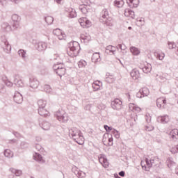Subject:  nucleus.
<instances>
[{
    "instance_id": "nucleus-1",
    "label": "nucleus",
    "mask_w": 178,
    "mask_h": 178,
    "mask_svg": "<svg viewBox=\"0 0 178 178\" xmlns=\"http://www.w3.org/2000/svg\"><path fill=\"white\" fill-rule=\"evenodd\" d=\"M80 43L76 41L70 42L69 43V49L67 51V54L71 58H74L80 54Z\"/></svg>"
},
{
    "instance_id": "nucleus-2",
    "label": "nucleus",
    "mask_w": 178,
    "mask_h": 178,
    "mask_svg": "<svg viewBox=\"0 0 178 178\" xmlns=\"http://www.w3.org/2000/svg\"><path fill=\"white\" fill-rule=\"evenodd\" d=\"M101 16V23L106 24V26L108 27H112V26H113V19L109 16V11H108L106 8L102 10Z\"/></svg>"
},
{
    "instance_id": "nucleus-3",
    "label": "nucleus",
    "mask_w": 178,
    "mask_h": 178,
    "mask_svg": "<svg viewBox=\"0 0 178 178\" xmlns=\"http://www.w3.org/2000/svg\"><path fill=\"white\" fill-rule=\"evenodd\" d=\"M38 113L40 116H44V118H47L48 115L49 114V112L46 110L45 106H47V102L43 99H40L38 101Z\"/></svg>"
},
{
    "instance_id": "nucleus-4",
    "label": "nucleus",
    "mask_w": 178,
    "mask_h": 178,
    "mask_svg": "<svg viewBox=\"0 0 178 178\" xmlns=\"http://www.w3.org/2000/svg\"><path fill=\"white\" fill-rule=\"evenodd\" d=\"M55 116L61 123H67V122H69V115L63 111H57Z\"/></svg>"
},
{
    "instance_id": "nucleus-5",
    "label": "nucleus",
    "mask_w": 178,
    "mask_h": 178,
    "mask_svg": "<svg viewBox=\"0 0 178 178\" xmlns=\"http://www.w3.org/2000/svg\"><path fill=\"white\" fill-rule=\"evenodd\" d=\"M70 136L74 138V140L76 138H80L82 141L84 140V137L83 136V133L76 127H73L69 130Z\"/></svg>"
},
{
    "instance_id": "nucleus-6",
    "label": "nucleus",
    "mask_w": 178,
    "mask_h": 178,
    "mask_svg": "<svg viewBox=\"0 0 178 178\" xmlns=\"http://www.w3.org/2000/svg\"><path fill=\"white\" fill-rule=\"evenodd\" d=\"M53 70L58 76H60V77L65 76V74L66 73V68H65L63 64H56L53 65Z\"/></svg>"
},
{
    "instance_id": "nucleus-7",
    "label": "nucleus",
    "mask_w": 178,
    "mask_h": 178,
    "mask_svg": "<svg viewBox=\"0 0 178 178\" xmlns=\"http://www.w3.org/2000/svg\"><path fill=\"white\" fill-rule=\"evenodd\" d=\"M12 20L13 22V29H19V27H20V20H22L20 16H19L17 14H14L12 15Z\"/></svg>"
},
{
    "instance_id": "nucleus-8",
    "label": "nucleus",
    "mask_w": 178,
    "mask_h": 178,
    "mask_svg": "<svg viewBox=\"0 0 178 178\" xmlns=\"http://www.w3.org/2000/svg\"><path fill=\"white\" fill-rule=\"evenodd\" d=\"M122 102L120 99H115L114 101L111 102V107L115 111H119L122 109Z\"/></svg>"
},
{
    "instance_id": "nucleus-9",
    "label": "nucleus",
    "mask_w": 178,
    "mask_h": 178,
    "mask_svg": "<svg viewBox=\"0 0 178 178\" xmlns=\"http://www.w3.org/2000/svg\"><path fill=\"white\" fill-rule=\"evenodd\" d=\"M1 46L4 52H6V54H10V51H12V46H10V44H9V42H8V40H4L3 41H2Z\"/></svg>"
},
{
    "instance_id": "nucleus-10",
    "label": "nucleus",
    "mask_w": 178,
    "mask_h": 178,
    "mask_svg": "<svg viewBox=\"0 0 178 178\" xmlns=\"http://www.w3.org/2000/svg\"><path fill=\"white\" fill-rule=\"evenodd\" d=\"M145 161L146 164H145L144 162L141 161V167L143 169V170H145L146 172H149V169L152 168L151 162L149 161V159H148L147 158H146Z\"/></svg>"
},
{
    "instance_id": "nucleus-11",
    "label": "nucleus",
    "mask_w": 178,
    "mask_h": 178,
    "mask_svg": "<svg viewBox=\"0 0 178 178\" xmlns=\"http://www.w3.org/2000/svg\"><path fill=\"white\" fill-rule=\"evenodd\" d=\"M35 48L39 51V52H42V51L47 49V45L46 42H39L35 44Z\"/></svg>"
},
{
    "instance_id": "nucleus-12",
    "label": "nucleus",
    "mask_w": 178,
    "mask_h": 178,
    "mask_svg": "<svg viewBox=\"0 0 178 178\" xmlns=\"http://www.w3.org/2000/svg\"><path fill=\"white\" fill-rule=\"evenodd\" d=\"M99 162L104 166V168H107L109 166V162H108V159L105 156V155L102 154L101 156L99 158Z\"/></svg>"
},
{
    "instance_id": "nucleus-13",
    "label": "nucleus",
    "mask_w": 178,
    "mask_h": 178,
    "mask_svg": "<svg viewBox=\"0 0 178 178\" xmlns=\"http://www.w3.org/2000/svg\"><path fill=\"white\" fill-rule=\"evenodd\" d=\"M30 87L31 88L35 89L38 88V86H40V81L37 78H30Z\"/></svg>"
},
{
    "instance_id": "nucleus-14",
    "label": "nucleus",
    "mask_w": 178,
    "mask_h": 178,
    "mask_svg": "<svg viewBox=\"0 0 178 178\" xmlns=\"http://www.w3.org/2000/svg\"><path fill=\"white\" fill-rule=\"evenodd\" d=\"M158 123H162L163 124H165V123L169 122V115H161L157 118Z\"/></svg>"
},
{
    "instance_id": "nucleus-15",
    "label": "nucleus",
    "mask_w": 178,
    "mask_h": 178,
    "mask_svg": "<svg viewBox=\"0 0 178 178\" xmlns=\"http://www.w3.org/2000/svg\"><path fill=\"white\" fill-rule=\"evenodd\" d=\"M13 99L16 104H22L23 102V95L19 92H16L13 97Z\"/></svg>"
},
{
    "instance_id": "nucleus-16",
    "label": "nucleus",
    "mask_w": 178,
    "mask_h": 178,
    "mask_svg": "<svg viewBox=\"0 0 178 178\" xmlns=\"http://www.w3.org/2000/svg\"><path fill=\"white\" fill-rule=\"evenodd\" d=\"M156 105L158 108H164L165 105H166V99L164 97H160L157 99Z\"/></svg>"
},
{
    "instance_id": "nucleus-17",
    "label": "nucleus",
    "mask_w": 178,
    "mask_h": 178,
    "mask_svg": "<svg viewBox=\"0 0 178 178\" xmlns=\"http://www.w3.org/2000/svg\"><path fill=\"white\" fill-rule=\"evenodd\" d=\"M116 51V47L112 46V45H108L106 47V54H108V55H115V52Z\"/></svg>"
},
{
    "instance_id": "nucleus-18",
    "label": "nucleus",
    "mask_w": 178,
    "mask_h": 178,
    "mask_svg": "<svg viewBox=\"0 0 178 178\" xmlns=\"http://www.w3.org/2000/svg\"><path fill=\"white\" fill-rule=\"evenodd\" d=\"M92 62H93V63H97V62H101V55L99 54V53L96 52L92 54Z\"/></svg>"
},
{
    "instance_id": "nucleus-19",
    "label": "nucleus",
    "mask_w": 178,
    "mask_h": 178,
    "mask_svg": "<svg viewBox=\"0 0 178 178\" xmlns=\"http://www.w3.org/2000/svg\"><path fill=\"white\" fill-rule=\"evenodd\" d=\"M130 74L132 79H134V80H137V79L140 77V71H138V70L137 69H134L131 72Z\"/></svg>"
},
{
    "instance_id": "nucleus-20",
    "label": "nucleus",
    "mask_w": 178,
    "mask_h": 178,
    "mask_svg": "<svg viewBox=\"0 0 178 178\" xmlns=\"http://www.w3.org/2000/svg\"><path fill=\"white\" fill-rule=\"evenodd\" d=\"M39 124L43 130H49L51 127V124H49V122L47 121H43L42 123H40Z\"/></svg>"
},
{
    "instance_id": "nucleus-21",
    "label": "nucleus",
    "mask_w": 178,
    "mask_h": 178,
    "mask_svg": "<svg viewBox=\"0 0 178 178\" xmlns=\"http://www.w3.org/2000/svg\"><path fill=\"white\" fill-rule=\"evenodd\" d=\"M170 137L172 138V140H177L178 139V129H175L172 130L170 132Z\"/></svg>"
},
{
    "instance_id": "nucleus-22",
    "label": "nucleus",
    "mask_w": 178,
    "mask_h": 178,
    "mask_svg": "<svg viewBox=\"0 0 178 178\" xmlns=\"http://www.w3.org/2000/svg\"><path fill=\"white\" fill-rule=\"evenodd\" d=\"M154 56H156V59H159V60H163L165 58V53L156 51L154 52Z\"/></svg>"
},
{
    "instance_id": "nucleus-23",
    "label": "nucleus",
    "mask_w": 178,
    "mask_h": 178,
    "mask_svg": "<svg viewBox=\"0 0 178 178\" xmlns=\"http://www.w3.org/2000/svg\"><path fill=\"white\" fill-rule=\"evenodd\" d=\"M127 3H128L129 8H137L138 6V1L134 3V0H127Z\"/></svg>"
},
{
    "instance_id": "nucleus-24",
    "label": "nucleus",
    "mask_w": 178,
    "mask_h": 178,
    "mask_svg": "<svg viewBox=\"0 0 178 178\" xmlns=\"http://www.w3.org/2000/svg\"><path fill=\"white\" fill-rule=\"evenodd\" d=\"M143 73H149L151 70H152V65L150 63H147L145 67L142 69Z\"/></svg>"
},
{
    "instance_id": "nucleus-25",
    "label": "nucleus",
    "mask_w": 178,
    "mask_h": 178,
    "mask_svg": "<svg viewBox=\"0 0 178 178\" xmlns=\"http://www.w3.org/2000/svg\"><path fill=\"white\" fill-rule=\"evenodd\" d=\"M2 80L4 83V84H6V86H7V87H12L13 86V83H12L10 81H9V79H8V77L4 76L2 77Z\"/></svg>"
},
{
    "instance_id": "nucleus-26",
    "label": "nucleus",
    "mask_w": 178,
    "mask_h": 178,
    "mask_svg": "<svg viewBox=\"0 0 178 178\" xmlns=\"http://www.w3.org/2000/svg\"><path fill=\"white\" fill-rule=\"evenodd\" d=\"M130 51L133 55H135L137 56V55H140V49L136 47H130Z\"/></svg>"
},
{
    "instance_id": "nucleus-27",
    "label": "nucleus",
    "mask_w": 178,
    "mask_h": 178,
    "mask_svg": "<svg viewBox=\"0 0 178 178\" xmlns=\"http://www.w3.org/2000/svg\"><path fill=\"white\" fill-rule=\"evenodd\" d=\"M114 5L117 8H122L123 5H124V1L123 0H115L114 1Z\"/></svg>"
},
{
    "instance_id": "nucleus-28",
    "label": "nucleus",
    "mask_w": 178,
    "mask_h": 178,
    "mask_svg": "<svg viewBox=\"0 0 178 178\" xmlns=\"http://www.w3.org/2000/svg\"><path fill=\"white\" fill-rule=\"evenodd\" d=\"M140 92L143 97H148V95H149V90L148 88H143L140 89Z\"/></svg>"
},
{
    "instance_id": "nucleus-29",
    "label": "nucleus",
    "mask_w": 178,
    "mask_h": 178,
    "mask_svg": "<svg viewBox=\"0 0 178 178\" xmlns=\"http://www.w3.org/2000/svg\"><path fill=\"white\" fill-rule=\"evenodd\" d=\"M1 29H3L4 31H10V29H12V27L7 22H4L1 25Z\"/></svg>"
},
{
    "instance_id": "nucleus-30",
    "label": "nucleus",
    "mask_w": 178,
    "mask_h": 178,
    "mask_svg": "<svg viewBox=\"0 0 178 178\" xmlns=\"http://www.w3.org/2000/svg\"><path fill=\"white\" fill-rule=\"evenodd\" d=\"M165 163H166L168 168H172L175 165L173 159L170 158V157L167 159Z\"/></svg>"
},
{
    "instance_id": "nucleus-31",
    "label": "nucleus",
    "mask_w": 178,
    "mask_h": 178,
    "mask_svg": "<svg viewBox=\"0 0 178 178\" xmlns=\"http://www.w3.org/2000/svg\"><path fill=\"white\" fill-rule=\"evenodd\" d=\"M4 156L6 158H13V152H12V151H10V149H6V150H4Z\"/></svg>"
},
{
    "instance_id": "nucleus-32",
    "label": "nucleus",
    "mask_w": 178,
    "mask_h": 178,
    "mask_svg": "<svg viewBox=\"0 0 178 178\" xmlns=\"http://www.w3.org/2000/svg\"><path fill=\"white\" fill-rule=\"evenodd\" d=\"M10 172H13L15 176H22V172L20 170H16L15 168L10 169Z\"/></svg>"
},
{
    "instance_id": "nucleus-33",
    "label": "nucleus",
    "mask_w": 178,
    "mask_h": 178,
    "mask_svg": "<svg viewBox=\"0 0 178 178\" xmlns=\"http://www.w3.org/2000/svg\"><path fill=\"white\" fill-rule=\"evenodd\" d=\"M79 10H81V12L83 13V15H86L88 13V10L87 9V6H84V5L79 6Z\"/></svg>"
},
{
    "instance_id": "nucleus-34",
    "label": "nucleus",
    "mask_w": 178,
    "mask_h": 178,
    "mask_svg": "<svg viewBox=\"0 0 178 178\" xmlns=\"http://www.w3.org/2000/svg\"><path fill=\"white\" fill-rule=\"evenodd\" d=\"M108 143H107V145L104 143V145H108L109 147L113 145V138L112 137V134L108 135Z\"/></svg>"
},
{
    "instance_id": "nucleus-35",
    "label": "nucleus",
    "mask_w": 178,
    "mask_h": 178,
    "mask_svg": "<svg viewBox=\"0 0 178 178\" xmlns=\"http://www.w3.org/2000/svg\"><path fill=\"white\" fill-rule=\"evenodd\" d=\"M124 15L127 17L131 16L133 17V16H134V11H133L130 9H125Z\"/></svg>"
},
{
    "instance_id": "nucleus-36",
    "label": "nucleus",
    "mask_w": 178,
    "mask_h": 178,
    "mask_svg": "<svg viewBox=\"0 0 178 178\" xmlns=\"http://www.w3.org/2000/svg\"><path fill=\"white\" fill-rule=\"evenodd\" d=\"M18 55H19L24 60H26V51L24 49H19L18 51Z\"/></svg>"
},
{
    "instance_id": "nucleus-37",
    "label": "nucleus",
    "mask_w": 178,
    "mask_h": 178,
    "mask_svg": "<svg viewBox=\"0 0 178 178\" xmlns=\"http://www.w3.org/2000/svg\"><path fill=\"white\" fill-rule=\"evenodd\" d=\"M44 20L48 24H52V23H54V17H52L51 16H47L44 17Z\"/></svg>"
},
{
    "instance_id": "nucleus-38",
    "label": "nucleus",
    "mask_w": 178,
    "mask_h": 178,
    "mask_svg": "<svg viewBox=\"0 0 178 178\" xmlns=\"http://www.w3.org/2000/svg\"><path fill=\"white\" fill-rule=\"evenodd\" d=\"M81 26H85V27L88 29V27H91V22H90V20L86 19L85 21H83V22L81 23Z\"/></svg>"
},
{
    "instance_id": "nucleus-39",
    "label": "nucleus",
    "mask_w": 178,
    "mask_h": 178,
    "mask_svg": "<svg viewBox=\"0 0 178 178\" xmlns=\"http://www.w3.org/2000/svg\"><path fill=\"white\" fill-rule=\"evenodd\" d=\"M78 66L79 67H86V66H87V62H86L84 60H81L78 63Z\"/></svg>"
},
{
    "instance_id": "nucleus-40",
    "label": "nucleus",
    "mask_w": 178,
    "mask_h": 178,
    "mask_svg": "<svg viewBox=\"0 0 178 178\" xmlns=\"http://www.w3.org/2000/svg\"><path fill=\"white\" fill-rule=\"evenodd\" d=\"M77 16V13H76V10L72 9L71 11L69 13V17L73 19V17H76Z\"/></svg>"
},
{
    "instance_id": "nucleus-41",
    "label": "nucleus",
    "mask_w": 178,
    "mask_h": 178,
    "mask_svg": "<svg viewBox=\"0 0 178 178\" xmlns=\"http://www.w3.org/2000/svg\"><path fill=\"white\" fill-rule=\"evenodd\" d=\"M44 90L45 92H47L48 94H49L50 92H52V88L49 85H44Z\"/></svg>"
},
{
    "instance_id": "nucleus-42",
    "label": "nucleus",
    "mask_w": 178,
    "mask_h": 178,
    "mask_svg": "<svg viewBox=\"0 0 178 178\" xmlns=\"http://www.w3.org/2000/svg\"><path fill=\"white\" fill-rule=\"evenodd\" d=\"M17 87H24V83H23V81L22 79H19L17 82L14 83Z\"/></svg>"
},
{
    "instance_id": "nucleus-43",
    "label": "nucleus",
    "mask_w": 178,
    "mask_h": 178,
    "mask_svg": "<svg viewBox=\"0 0 178 178\" xmlns=\"http://www.w3.org/2000/svg\"><path fill=\"white\" fill-rule=\"evenodd\" d=\"M58 40H66V34L65 33L61 32L57 35Z\"/></svg>"
},
{
    "instance_id": "nucleus-44",
    "label": "nucleus",
    "mask_w": 178,
    "mask_h": 178,
    "mask_svg": "<svg viewBox=\"0 0 178 178\" xmlns=\"http://www.w3.org/2000/svg\"><path fill=\"white\" fill-rule=\"evenodd\" d=\"M13 81H14V84L15 83H17V81H19V80H21L22 79L20 78V75L17 74H15L13 75Z\"/></svg>"
},
{
    "instance_id": "nucleus-45",
    "label": "nucleus",
    "mask_w": 178,
    "mask_h": 178,
    "mask_svg": "<svg viewBox=\"0 0 178 178\" xmlns=\"http://www.w3.org/2000/svg\"><path fill=\"white\" fill-rule=\"evenodd\" d=\"M92 88H93L94 91H98V90H99V88H101V86H99V84L97 83V82H95L92 84Z\"/></svg>"
},
{
    "instance_id": "nucleus-46",
    "label": "nucleus",
    "mask_w": 178,
    "mask_h": 178,
    "mask_svg": "<svg viewBox=\"0 0 178 178\" xmlns=\"http://www.w3.org/2000/svg\"><path fill=\"white\" fill-rule=\"evenodd\" d=\"M170 152H172V154H177V152H178V145H177L174 146L172 148H171Z\"/></svg>"
},
{
    "instance_id": "nucleus-47",
    "label": "nucleus",
    "mask_w": 178,
    "mask_h": 178,
    "mask_svg": "<svg viewBox=\"0 0 178 178\" xmlns=\"http://www.w3.org/2000/svg\"><path fill=\"white\" fill-rule=\"evenodd\" d=\"M28 147H29V143H28L24 142V141L21 143V148L22 149H26V148H27Z\"/></svg>"
},
{
    "instance_id": "nucleus-48",
    "label": "nucleus",
    "mask_w": 178,
    "mask_h": 178,
    "mask_svg": "<svg viewBox=\"0 0 178 178\" xmlns=\"http://www.w3.org/2000/svg\"><path fill=\"white\" fill-rule=\"evenodd\" d=\"M112 134H114L115 138H119L120 137V134H119L116 129H113Z\"/></svg>"
},
{
    "instance_id": "nucleus-49",
    "label": "nucleus",
    "mask_w": 178,
    "mask_h": 178,
    "mask_svg": "<svg viewBox=\"0 0 178 178\" xmlns=\"http://www.w3.org/2000/svg\"><path fill=\"white\" fill-rule=\"evenodd\" d=\"M36 161H38V162H43L44 159H42V156L40 154H36Z\"/></svg>"
},
{
    "instance_id": "nucleus-50",
    "label": "nucleus",
    "mask_w": 178,
    "mask_h": 178,
    "mask_svg": "<svg viewBox=\"0 0 178 178\" xmlns=\"http://www.w3.org/2000/svg\"><path fill=\"white\" fill-rule=\"evenodd\" d=\"M176 47V44L175 42H168V48L169 49H173Z\"/></svg>"
},
{
    "instance_id": "nucleus-51",
    "label": "nucleus",
    "mask_w": 178,
    "mask_h": 178,
    "mask_svg": "<svg viewBox=\"0 0 178 178\" xmlns=\"http://www.w3.org/2000/svg\"><path fill=\"white\" fill-rule=\"evenodd\" d=\"M61 33H62V31H60V29H56L53 31V34H54V35H58L60 34Z\"/></svg>"
},
{
    "instance_id": "nucleus-52",
    "label": "nucleus",
    "mask_w": 178,
    "mask_h": 178,
    "mask_svg": "<svg viewBox=\"0 0 178 178\" xmlns=\"http://www.w3.org/2000/svg\"><path fill=\"white\" fill-rule=\"evenodd\" d=\"M86 176V173L83 172L82 171H79V172L76 175V177L79 178H83Z\"/></svg>"
},
{
    "instance_id": "nucleus-53",
    "label": "nucleus",
    "mask_w": 178,
    "mask_h": 178,
    "mask_svg": "<svg viewBox=\"0 0 178 178\" xmlns=\"http://www.w3.org/2000/svg\"><path fill=\"white\" fill-rule=\"evenodd\" d=\"M104 127L106 131H107V132L112 131V127H109L108 125H104Z\"/></svg>"
},
{
    "instance_id": "nucleus-54",
    "label": "nucleus",
    "mask_w": 178,
    "mask_h": 178,
    "mask_svg": "<svg viewBox=\"0 0 178 178\" xmlns=\"http://www.w3.org/2000/svg\"><path fill=\"white\" fill-rule=\"evenodd\" d=\"M137 98H144V96H143V93H141V90L138 91V92L136 93Z\"/></svg>"
},
{
    "instance_id": "nucleus-55",
    "label": "nucleus",
    "mask_w": 178,
    "mask_h": 178,
    "mask_svg": "<svg viewBox=\"0 0 178 178\" xmlns=\"http://www.w3.org/2000/svg\"><path fill=\"white\" fill-rule=\"evenodd\" d=\"M149 162H150V164L152 165V168L154 166H156V163H155L154 159H150Z\"/></svg>"
},
{
    "instance_id": "nucleus-56",
    "label": "nucleus",
    "mask_w": 178,
    "mask_h": 178,
    "mask_svg": "<svg viewBox=\"0 0 178 178\" xmlns=\"http://www.w3.org/2000/svg\"><path fill=\"white\" fill-rule=\"evenodd\" d=\"M109 79H111V81H108V83H113L115 81V78L112 77V76H109L106 78V80H109Z\"/></svg>"
},
{
    "instance_id": "nucleus-57",
    "label": "nucleus",
    "mask_w": 178,
    "mask_h": 178,
    "mask_svg": "<svg viewBox=\"0 0 178 178\" xmlns=\"http://www.w3.org/2000/svg\"><path fill=\"white\" fill-rule=\"evenodd\" d=\"M36 149H38V151H42V147H41V145H40L39 144H36Z\"/></svg>"
},
{
    "instance_id": "nucleus-58",
    "label": "nucleus",
    "mask_w": 178,
    "mask_h": 178,
    "mask_svg": "<svg viewBox=\"0 0 178 178\" xmlns=\"http://www.w3.org/2000/svg\"><path fill=\"white\" fill-rule=\"evenodd\" d=\"M119 176H120L121 177H124V175H126V172H124V171H120L119 173H118Z\"/></svg>"
},
{
    "instance_id": "nucleus-59",
    "label": "nucleus",
    "mask_w": 178,
    "mask_h": 178,
    "mask_svg": "<svg viewBox=\"0 0 178 178\" xmlns=\"http://www.w3.org/2000/svg\"><path fill=\"white\" fill-rule=\"evenodd\" d=\"M137 22H140L142 24L145 23L144 18H137Z\"/></svg>"
},
{
    "instance_id": "nucleus-60",
    "label": "nucleus",
    "mask_w": 178,
    "mask_h": 178,
    "mask_svg": "<svg viewBox=\"0 0 178 178\" xmlns=\"http://www.w3.org/2000/svg\"><path fill=\"white\" fill-rule=\"evenodd\" d=\"M13 134L17 137V138H19V137H20V134H19L18 132L14 131Z\"/></svg>"
},
{
    "instance_id": "nucleus-61",
    "label": "nucleus",
    "mask_w": 178,
    "mask_h": 178,
    "mask_svg": "<svg viewBox=\"0 0 178 178\" xmlns=\"http://www.w3.org/2000/svg\"><path fill=\"white\" fill-rule=\"evenodd\" d=\"M126 48V45L122 44L121 47V51H125Z\"/></svg>"
},
{
    "instance_id": "nucleus-62",
    "label": "nucleus",
    "mask_w": 178,
    "mask_h": 178,
    "mask_svg": "<svg viewBox=\"0 0 178 178\" xmlns=\"http://www.w3.org/2000/svg\"><path fill=\"white\" fill-rule=\"evenodd\" d=\"M78 169H79V168H77V167H73L72 169V172L73 173H74L75 171H76Z\"/></svg>"
},
{
    "instance_id": "nucleus-63",
    "label": "nucleus",
    "mask_w": 178,
    "mask_h": 178,
    "mask_svg": "<svg viewBox=\"0 0 178 178\" xmlns=\"http://www.w3.org/2000/svg\"><path fill=\"white\" fill-rule=\"evenodd\" d=\"M117 49H122V44H118L117 45Z\"/></svg>"
},
{
    "instance_id": "nucleus-64",
    "label": "nucleus",
    "mask_w": 178,
    "mask_h": 178,
    "mask_svg": "<svg viewBox=\"0 0 178 178\" xmlns=\"http://www.w3.org/2000/svg\"><path fill=\"white\" fill-rule=\"evenodd\" d=\"M80 170L78 168V170H76V171H75L74 173L77 176L78 173H79Z\"/></svg>"
}]
</instances>
